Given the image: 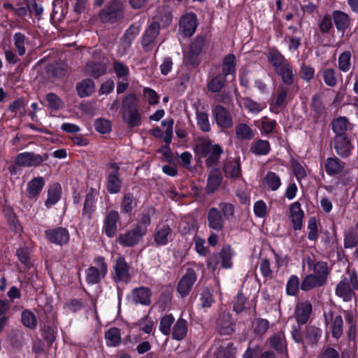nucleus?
<instances>
[{
  "label": "nucleus",
  "instance_id": "nucleus-1",
  "mask_svg": "<svg viewBox=\"0 0 358 358\" xmlns=\"http://www.w3.org/2000/svg\"><path fill=\"white\" fill-rule=\"evenodd\" d=\"M220 211L216 208H211L208 212L207 219L208 227L216 231H220L224 226V220L234 215V209L231 203H221Z\"/></svg>",
  "mask_w": 358,
  "mask_h": 358
},
{
  "label": "nucleus",
  "instance_id": "nucleus-2",
  "mask_svg": "<svg viewBox=\"0 0 358 358\" xmlns=\"http://www.w3.org/2000/svg\"><path fill=\"white\" fill-rule=\"evenodd\" d=\"M122 120L131 127L141 124V117L138 111L137 97L133 94L127 95L122 101Z\"/></svg>",
  "mask_w": 358,
  "mask_h": 358
},
{
  "label": "nucleus",
  "instance_id": "nucleus-3",
  "mask_svg": "<svg viewBox=\"0 0 358 358\" xmlns=\"http://www.w3.org/2000/svg\"><path fill=\"white\" fill-rule=\"evenodd\" d=\"M197 152L206 157V164L208 166L216 164L220 159L223 150L218 144H213L208 138L201 139L196 144Z\"/></svg>",
  "mask_w": 358,
  "mask_h": 358
},
{
  "label": "nucleus",
  "instance_id": "nucleus-4",
  "mask_svg": "<svg viewBox=\"0 0 358 358\" xmlns=\"http://www.w3.org/2000/svg\"><path fill=\"white\" fill-rule=\"evenodd\" d=\"M207 48L206 38L203 36H196L190 43L189 49L184 55V62L192 66H196L200 62L199 56Z\"/></svg>",
  "mask_w": 358,
  "mask_h": 358
},
{
  "label": "nucleus",
  "instance_id": "nucleus-5",
  "mask_svg": "<svg viewBox=\"0 0 358 358\" xmlns=\"http://www.w3.org/2000/svg\"><path fill=\"white\" fill-rule=\"evenodd\" d=\"M94 263V266L90 267L86 271V281L87 283L93 285L99 283L108 272V266L103 257H96Z\"/></svg>",
  "mask_w": 358,
  "mask_h": 358
},
{
  "label": "nucleus",
  "instance_id": "nucleus-6",
  "mask_svg": "<svg viewBox=\"0 0 358 358\" xmlns=\"http://www.w3.org/2000/svg\"><path fill=\"white\" fill-rule=\"evenodd\" d=\"M124 17V5L117 0H113L108 3L100 13L103 22L113 23L122 20Z\"/></svg>",
  "mask_w": 358,
  "mask_h": 358
},
{
  "label": "nucleus",
  "instance_id": "nucleus-7",
  "mask_svg": "<svg viewBox=\"0 0 358 358\" xmlns=\"http://www.w3.org/2000/svg\"><path fill=\"white\" fill-rule=\"evenodd\" d=\"M354 289H358V279L354 275L350 279L345 278L339 282L336 288V294L345 301H350L355 295Z\"/></svg>",
  "mask_w": 358,
  "mask_h": 358
},
{
  "label": "nucleus",
  "instance_id": "nucleus-8",
  "mask_svg": "<svg viewBox=\"0 0 358 358\" xmlns=\"http://www.w3.org/2000/svg\"><path fill=\"white\" fill-rule=\"evenodd\" d=\"M141 26L138 24H131L124 32L118 46L117 52L122 56L127 53L131 43L138 35Z\"/></svg>",
  "mask_w": 358,
  "mask_h": 358
},
{
  "label": "nucleus",
  "instance_id": "nucleus-9",
  "mask_svg": "<svg viewBox=\"0 0 358 358\" xmlns=\"http://www.w3.org/2000/svg\"><path fill=\"white\" fill-rule=\"evenodd\" d=\"M327 329L331 332L332 336L339 338L343 334V322L341 315H336L331 311L324 314Z\"/></svg>",
  "mask_w": 358,
  "mask_h": 358
},
{
  "label": "nucleus",
  "instance_id": "nucleus-10",
  "mask_svg": "<svg viewBox=\"0 0 358 358\" xmlns=\"http://www.w3.org/2000/svg\"><path fill=\"white\" fill-rule=\"evenodd\" d=\"M46 238L51 243L63 245L69 243L70 235L68 230L64 227H55L45 230Z\"/></svg>",
  "mask_w": 358,
  "mask_h": 358
},
{
  "label": "nucleus",
  "instance_id": "nucleus-11",
  "mask_svg": "<svg viewBox=\"0 0 358 358\" xmlns=\"http://www.w3.org/2000/svg\"><path fill=\"white\" fill-rule=\"evenodd\" d=\"M308 266V270L312 271L319 278L326 283L329 274L327 264L323 262H316L310 256H306L303 260V266Z\"/></svg>",
  "mask_w": 358,
  "mask_h": 358
},
{
  "label": "nucleus",
  "instance_id": "nucleus-12",
  "mask_svg": "<svg viewBox=\"0 0 358 358\" xmlns=\"http://www.w3.org/2000/svg\"><path fill=\"white\" fill-rule=\"evenodd\" d=\"M113 279L116 282H127L131 279L129 266L122 257L116 259L113 266Z\"/></svg>",
  "mask_w": 358,
  "mask_h": 358
},
{
  "label": "nucleus",
  "instance_id": "nucleus-13",
  "mask_svg": "<svg viewBox=\"0 0 358 358\" xmlns=\"http://www.w3.org/2000/svg\"><path fill=\"white\" fill-rule=\"evenodd\" d=\"M213 115L219 127L230 129L233 127L232 116L223 106L220 105L215 106L213 109Z\"/></svg>",
  "mask_w": 358,
  "mask_h": 358
},
{
  "label": "nucleus",
  "instance_id": "nucleus-14",
  "mask_svg": "<svg viewBox=\"0 0 358 358\" xmlns=\"http://www.w3.org/2000/svg\"><path fill=\"white\" fill-rule=\"evenodd\" d=\"M196 280V274L193 268H187L185 274L178 284V292L182 297L189 294Z\"/></svg>",
  "mask_w": 358,
  "mask_h": 358
},
{
  "label": "nucleus",
  "instance_id": "nucleus-15",
  "mask_svg": "<svg viewBox=\"0 0 358 358\" xmlns=\"http://www.w3.org/2000/svg\"><path fill=\"white\" fill-rule=\"evenodd\" d=\"M197 25L196 15L193 13H190L181 17L179 29L184 36H191L195 32Z\"/></svg>",
  "mask_w": 358,
  "mask_h": 358
},
{
  "label": "nucleus",
  "instance_id": "nucleus-16",
  "mask_svg": "<svg viewBox=\"0 0 358 358\" xmlns=\"http://www.w3.org/2000/svg\"><path fill=\"white\" fill-rule=\"evenodd\" d=\"M312 304L308 301L299 302L295 308L294 317L297 324L303 325L308 320L312 312Z\"/></svg>",
  "mask_w": 358,
  "mask_h": 358
},
{
  "label": "nucleus",
  "instance_id": "nucleus-17",
  "mask_svg": "<svg viewBox=\"0 0 358 358\" xmlns=\"http://www.w3.org/2000/svg\"><path fill=\"white\" fill-rule=\"evenodd\" d=\"M143 236H145L143 233L134 227L124 234H120L118 241L124 247H131L137 244Z\"/></svg>",
  "mask_w": 358,
  "mask_h": 358
},
{
  "label": "nucleus",
  "instance_id": "nucleus-18",
  "mask_svg": "<svg viewBox=\"0 0 358 358\" xmlns=\"http://www.w3.org/2000/svg\"><path fill=\"white\" fill-rule=\"evenodd\" d=\"M159 24L153 22L145 31L142 38V45L146 50L152 48L153 43L159 33Z\"/></svg>",
  "mask_w": 358,
  "mask_h": 358
},
{
  "label": "nucleus",
  "instance_id": "nucleus-19",
  "mask_svg": "<svg viewBox=\"0 0 358 358\" xmlns=\"http://www.w3.org/2000/svg\"><path fill=\"white\" fill-rule=\"evenodd\" d=\"M120 219L117 211L110 210L105 217L103 226V232L110 238L114 236L117 231V222Z\"/></svg>",
  "mask_w": 358,
  "mask_h": 358
},
{
  "label": "nucleus",
  "instance_id": "nucleus-20",
  "mask_svg": "<svg viewBox=\"0 0 358 358\" xmlns=\"http://www.w3.org/2000/svg\"><path fill=\"white\" fill-rule=\"evenodd\" d=\"M111 172L108 177L107 189L110 194H116L121 189L122 182L118 177L119 166L115 163L110 164Z\"/></svg>",
  "mask_w": 358,
  "mask_h": 358
},
{
  "label": "nucleus",
  "instance_id": "nucleus-21",
  "mask_svg": "<svg viewBox=\"0 0 358 358\" xmlns=\"http://www.w3.org/2000/svg\"><path fill=\"white\" fill-rule=\"evenodd\" d=\"M173 239L171 229L165 224L159 225L155 229L154 242L157 245H166Z\"/></svg>",
  "mask_w": 358,
  "mask_h": 358
},
{
  "label": "nucleus",
  "instance_id": "nucleus-22",
  "mask_svg": "<svg viewBox=\"0 0 358 358\" xmlns=\"http://www.w3.org/2000/svg\"><path fill=\"white\" fill-rule=\"evenodd\" d=\"M43 162L40 155L31 152H23L19 154L16 159L15 163L20 166H36Z\"/></svg>",
  "mask_w": 358,
  "mask_h": 358
},
{
  "label": "nucleus",
  "instance_id": "nucleus-23",
  "mask_svg": "<svg viewBox=\"0 0 358 358\" xmlns=\"http://www.w3.org/2000/svg\"><path fill=\"white\" fill-rule=\"evenodd\" d=\"M303 215L304 213L301 208V204L298 201L290 205L289 218L293 224V228L294 230H299L301 229Z\"/></svg>",
  "mask_w": 358,
  "mask_h": 358
},
{
  "label": "nucleus",
  "instance_id": "nucleus-24",
  "mask_svg": "<svg viewBox=\"0 0 358 358\" xmlns=\"http://www.w3.org/2000/svg\"><path fill=\"white\" fill-rule=\"evenodd\" d=\"M222 177L217 169H213L209 173L206 191L208 194L213 193L218 189L222 182Z\"/></svg>",
  "mask_w": 358,
  "mask_h": 358
},
{
  "label": "nucleus",
  "instance_id": "nucleus-25",
  "mask_svg": "<svg viewBox=\"0 0 358 358\" xmlns=\"http://www.w3.org/2000/svg\"><path fill=\"white\" fill-rule=\"evenodd\" d=\"M332 17L336 29L343 34L350 24L349 16L344 12L335 10L332 13Z\"/></svg>",
  "mask_w": 358,
  "mask_h": 358
},
{
  "label": "nucleus",
  "instance_id": "nucleus-26",
  "mask_svg": "<svg viewBox=\"0 0 358 358\" xmlns=\"http://www.w3.org/2000/svg\"><path fill=\"white\" fill-rule=\"evenodd\" d=\"M151 291L148 287H141L132 291V297L136 303L148 306L150 303Z\"/></svg>",
  "mask_w": 358,
  "mask_h": 358
},
{
  "label": "nucleus",
  "instance_id": "nucleus-27",
  "mask_svg": "<svg viewBox=\"0 0 358 358\" xmlns=\"http://www.w3.org/2000/svg\"><path fill=\"white\" fill-rule=\"evenodd\" d=\"M287 96V90L280 86L278 88L277 94L273 98L270 109L275 113H278L282 108L285 106V99Z\"/></svg>",
  "mask_w": 358,
  "mask_h": 358
},
{
  "label": "nucleus",
  "instance_id": "nucleus-28",
  "mask_svg": "<svg viewBox=\"0 0 358 358\" xmlns=\"http://www.w3.org/2000/svg\"><path fill=\"white\" fill-rule=\"evenodd\" d=\"M263 185L268 190L276 191L281 185V180L277 173L269 171L264 178Z\"/></svg>",
  "mask_w": 358,
  "mask_h": 358
},
{
  "label": "nucleus",
  "instance_id": "nucleus-29",
  "mask_svg": "<svg viewBox=\"0 0 358 358\" xmlns=\"http://www.w3.org/2000/svg\"><path fill=\"white\" fill-rule=\"evenodd\" d=\"M45 185V180L43 177H36L27 183V193L29 197H36L41 192Z\"/></svg>",
  "mask_w": 358,
  "mask_h": 358
},
{
  "label": "nucleus",
  "instance_id": "nucleus-30",
  "mask_svg": "<svg viewBox=\"0 0 358 358\" xmlns=\"http://www.w3.org/2000/svg\"><path fill=\"white\" fill-rule=\"evenodd\" d=\"M187 322L182 318L178 319L173 327L172 338L177 341L182 340L187 335Z\"/></svg>",
  "mask_w": 358,
  "mask_h": 358
},
{
  "label": "nucleus",
  "instance_id": "nucleus-31",
  "mask_svg": "<svg viewBox=\"0 0 358 358\" xmlns=\"http://www.w3.org/2000/svg\"><path fill=\"white\" fill-rule=\"evenodd\" d=\"M62 194V187L59 183L52 184L48 189V198L45 201V206L50 208L60 199Z\"/></svg>",
  "mask_w": 358,
  "mask_h": 358
},
{
  "label": "nucleus",
  "instance_id": "nucleus-32",
  "mask_svg": "<svg viewBox=\"0 0 358 358\" xmlns=\"http://www.w3.org/2000/svg\"><path fill=\"white\" fill-rule=\"evenodd\" d=\"M324 284L325 282L322 281L321 278H319L314 274H309L302 280L301 289L303 291H308L313 288L322 286Z\"/></svg>",
  "mask_w": 358,
  "mask_h": 358
},
{
  "label": "nucleus",
  "instance_id": "nucleus-33",
  "mask_svg": "<svg viewBox=\"0 0 358 358\" xmlns=\"http://www.w3.org/2000/svg\"><path fill=\"white\" fill-rule=\"evenodd\" d=\"M345 164L336 157L328 158L325 164V170L329 175L340 173L344 169Z\"/></svg>",
  "mask_w": 358,
  "mask_h": 358
},
{
  "label": "nucleus",
  "instance_id": "nucleus-34",
  "mask_svg": "<svg viewBox=\"0 0 358 358\" xmlns=\"http://www.w3.org/2000/svg\"><path fill=\"white\" fill-rule=\"evenodd\" d=\"M95 85L92 80L86 78L77 85V92L80 97L88 96L94 91Z\"/></svg>",
  "mask_w": 358,
  "mask_h": 358
},
{
  "label": "nucleus",
  "instance_id": "nucleus-35",
  "mask_svg": "<svg viewBox=\"0 0 358 358\" xmlns=\"http://www.w3.org/2000/svg\"><path fill=\"white\" fill-rule=\"evenodd\" d=\"M236 71V57L234 55H229L223 59L222 64V75L224 77L228 75H234Z\"/></svg>",
  "mask_w": 358,
  "mask_h": 358
},
{
  "label": "nucleus",
  "instance_id": "nucleus-36",
  "mask_svg": "<svg viewBox=\"0 0 358 358\" xmlns=\"http://www.w3.org/2000/svg\"><path fill=\"white\" fill-rule=\"evenodd\" d=\"M335 148L340 156L347 157L350 152L351 144L348 140L342 136L336 137L335 140Z\"/></svg>",
  "mask_w": 358,
  "mask_h": 358
},
{
  "label": "nucleus",
  "instance_id": "nucleus-37",
  "mask_svg": "<svg viewBox=\"0 0 358 358\" xmlns=\"http://www.w3.org/2000/svg\"><path fill=\"white\" fill-rule=\"evenodd\" d=\"M87 74L92 76L94 78H99L104 74L106 71V66L101 63L90 62L87 64L85 68Z\"/></svg>",
  "mask_w": 358,
  "mask_h": 358
},
{
  "label": "nucleus",
  "instance_id": "nucleus-38",
  "mask_svg": "<svg viewBox=\"0 0 358 358\" xmlns=\"http://www.w3.org/2000/svg\"><path fill=\"white\" fill-rule=\"evenodd\" d=\"M268 61L273 66L275 71L280 70L284 64H287L288 63L280 52L274 49L271 50L269 52Z\"/></svg>",
  "mask_w": 358,
  "mask_h": 358
},
{
  "label": "nucleus",
  "instance_id": "nucleus-39",
  "mask_svg": "<svg viewBox=\"0 0 358 358\" xmlns=\"http://www.w3.org/2000/svg\"><path fill=\"white\" fill-rule=\"evenodd\" d=\"M136 204L135 199L131 193L124 194L120 203L121 213L131 214Z\"/></svg>",
  "mask_w": 358,
  "mask_h": 358
},
{
  "label": "nucleus",
  "instance_id": "nucleus-40",
  "mask_svg": "<svg viewBox=\"0 0 358 358\" xmlns=\"http://www.w3.org/2000/svg\"><path fill=\"white\" fill-rule=\"evenodd\" d=\"M105 338L108 345L112 347L117 346L121 342L120 330L116 327L110 328L106 332Z\"/></svg>",
  "mask_w": 358,
  "mask_h": 358
},
{
  "label": "nucleus",
  "instance_id": "nucleus-41",
  "mask_svg": "<svg viewBox=\"0 0 358 358\" xmlns=\"http://www.w3.org/2000/svg\"><path fill=\"white\" fill-rule=\"evenodd\" d=\"M236 135L241 140H250L254 136L252 129L245 123H241L236 127Z\"/></svg>",
  "mask_w": 358,
  "mask_h": 358
},
{
  "label": "nucleus",
  "instance_id": "nucleus-42",
  "mask_svg": "<svg viewBox=\"0 0 358 358\" xmlns=\"http://www.w3.org/2000/svg\"><path fill=\"white\" fill-rule=\"evenodd\" d=\"M332 127L336 137H341L348 129V121L344 117H338L332 122Z\"/></svg>",
  "mask_w": 358,
  "mask_h": 358
},
{
  "label": "nucleus",
  "instance_id": "nucleus-43",
  "mask_svg": "<svg viewBox=\"0 0 358 358\" xmlns=\"http://www.w3.org/2000/svg\"><path fill=\"white\" fill-rule=\"evenodd\" d=\"M196 123L199 128L205 132L210 130V124L208 120V115L204 110L196 109Z\"/></svg>",
  "mask_w": 358,
  "mask_h": 358
},
{
  "label": "nucleus",
  "instance_id": "nucleus-44",
  "mask_svg": "<svg viewBox=\"0 0 358 358\" xmlns=\"http://www.w3.org/2000/svg\"><path fill=\"white\" fill-rule=\"evenodd\" d=\"M236 349L231 344L221 345L215 352L216 358H235Z\"/></svg>",
  "mask_w": 358,
  "mask_h": 358
},
{
  "label": "nucleus",
  "instance_id": "nucleus-45",
  "mask_svg": "<svg viewBox=\"0 0 358 358\" xmlns=\"http://www.w3.org/2000/svg\"><path fill=\"white\" fill-rule=\"evenodd\" d=\"M358 245V234L353 229H348L344 236V246L345 248H352Z\"/></svg>",
  "mask_w": 358,
  "mask_h": 358
},
{
  "label": "nucleus",
  "instance_id": "nucleus-46",
  "mask_svg": "<svg viewBox=\"0 0 358 358\" xmlns=\"http://www.w3.org/2000/svg\"><path fill=\"white\" fill-rule=\"evenodd\" d=\"M224 172L228 177L238 178L241 176V165L238 161L229 162L225 167Z\"/></svg>",
  "mask_w": 358,
  "mask_h": 358
},
{
  "label": "nucleus",
  "instance_id": "nucleus-47",
  "mask_svg": "<svg viewBox=\"0 0 358 358\" xmlns=\"http://www.w3.org/2000/svg\"><path fill=\"white\" fill-rule=\"evenodd\" d=\"M250 150L255 155H265L270 150L269 143L267 141L259 140L252 144Z\"/></svg>",
  "mask_w": 358,
  "mask_h": 358
},
{
  "label": "nucleus",
  "instance_id": "nucleus-48",
  "mask_svg": "<svg viewBox=\"0 0 358 358\" xmlns=\"http://www.w3.org/2000/svg\"><path fill=\"white\" fill-rule=\"evenodd\" d=\"M233 251L230 246L224 247L220 253V257L222 259V266L224 268H229L232 266Z\"/></svg>",
  "mask_w": 358,
  "mask_h": 358
},
{
  "label": "nucleus",
  "instance_id": "nucleus-49",
  "mask_svg": "<svg viewBox=\"0 0 358 358\" xmlns=\"http://www.w3.org/2000/svg\"><path fill=\"white\" fill-rule=\"evenodd\" d=\"M22 324L27 328L34 329L37 326V320L35 315L29 310H24L21 314Z\"/></svg>",
  "mask_w": 358,
  "mask_h": 358
},
{
  "label": "nucleus",
  "instance_id": "nucleus-50",
  "mask_svg": "<svg viewBox=\"0 0 358 358\" xmlns=\"http://www.w3.org/2000/svg\"><path fill=\"white\" fill-rule=\"evenodd\" d=\"M45 100L48 103L46 106L52 110H58L64 106V102L55 94H48Z\"/></svg>",
  "mask_w": 358,
  "mask_h": 358
},
{
  "label": "nucleus",
  "instance_id": "nucleus-51",
  "mask_svg": "<svg viewBox=\"0 0 358 358\" xmlns=\"http://www.w3.org/2000/svg\"><path fill=\"white\" fill-rule=\"evenodd\" d=\"M153 212H145L141 215L140 219L135 227L145 235L148 232V228L150 224V215Z\"/></svg>",
  "mask_w": 358,
  "mask_h": 358
},
{
  "label": "nucleus",
  "instance_id": "nucleus-52",
  "mask_svg": "<svg viewBox=\"0 0 358 358\" xmlns=\"http://www.w3.org/2000/svg\"><path fill=\"white\" fill-rule=\"evenodd\" d=\"M275 72L279 74L282 81L287 84H291L293 82V72L292 68L289 63L284 64L280 70H276Z\"/></svg>",
  "mask_w": 358,
  "mask_h": 358
},
{
  "label": "nucleus",
  "instance_id": "nucleus-53",
  "mask_svg": "<svg viewBox=\"0 0 358 358\" xmlns=\"http://www.w3.org/2000/svg\"><path fill=\"white\" fill-rule=\"evenodd\" d=\"M225 83V77L222 74L217 75L213 78L208 85V90L212 92H218L224 87Z\"/></svg>",
  "mask_w": 358,
  "mask_h": 358
},
{
  "label": "nucleus",
  "instance_id": "nucleus-54",
  "mask_svg": "<svg viewBox=\"0 0 358 358\" xmlns=\"http://www.w3.org/2000/svg\"><path fill=\"white\" fill-rule=\"evenodd\" d=\"M14 45L17 50L19 55L22 56L26 52L25 43L26 36L22 33H16L13 37Z\"/></svg>",
  "mask_w": 358,
  "mask_h": 358
},
{
  "label": "nucleus",
  "instance_id": "nucleus-55",
  "mask_svg": "<svg viewBox=\"0 0 358 358\" xmlns=\"http://www.w3.org/2000/svg\"><path fill=\"white\" fill-rule=\"evenodd\" d=\"M299 278L292 275L289 278L286 285V292L288 295L294 296L299 291Z\"/></svg>",
  "mask_w": 358,
  "mask_h": 358
},
{
  "label": "nucleus",
  "instance_id": "nucleus-56",
  "mask_svg": "<svg viewBox=\"0 0 358 358\" xmlns=\"http://www.w3.org/2000/svg\"><path fill=\"white\" fill-rule=\"evenodd\" d=\"M240 104H243L250 113H257L260 112L264 106L250 98H243Z\"/></svg>",
  "mask_w": 358,
  "mask_h": 358
},
{
  "label": "nucleus",
  "instance_id": "nucleus-57",
  "mask_svg": "<svg viewBox=\"0 0 358 358\" xmlns=\"http://www.w3.org/2000/svg\"><path fill=\"white\" fill-rule=\"evenodd\" d=\"M175 319L172 315H166L164 316L159 324V330L164 335H169L170 334L171 327L174 322Z\"/></svg>",
  "mask_w": 358,
  "mask_h": 358
},
{
  "label": "nucleus",
  "instance_id": "nucleus-58",
  "mask_svg": "<svg viewBox=\"0 0 358 358\" xmlns=\"http://www.w3.org/2000/svg\"><path fill=\"white\" fill-rule=\"evenodd\" d=\"M321 336V331L318 328L310 327L307 328V334L305 338L306 344H315Z\"/></svg>",
  "mask_w": 358,
  "mask_h": 358
},
{
  "label": "nucleus",
  "instance_id": "nucleus-59",
  "mask_svg": "<svg viewBox=\"0 0 358 358\" xmlns=\"http://www.w3.org/2000/svg\"><path fill=\"white\" fill-rule=\"evenodd\" d=\"M271 343L273 348L279 352H283L284 350H286L285 336L282 333L274 335L271 340Z\"/></svg>",
  "mask_w": 358,
  "mask_h": 358
},
{
  "label": "nucleus",
  "instance_id": "nucleus-60",
  "mask_svg": "<svg viewBox=\"0 0 358 358\" xmlns=\"http://www.w3.org/2000/svg\"><path fill=\"white\" fill-rule=\"evenodd\" d=\"M94 127L96 130L101 134H107L111 130V123L109 120L100 118L95 121Z\"/></svg>",
  "mask_w": 358,
  "mask_h": 358
},
{
  "label": "nucleus",
  "instance_id": "nucleus-61",
  "mask_svg": "<svg viewBox=\"0 0 358 358\" xmlns=\"http://www.w3.org/2000/svg\"><path fill=\"white\" fill-rule=\"evenodd\" d=\"M140 329L145 334H150L153 329L154 322L148 316L143 317L136 324Z\"/></svg>",
  "mask_w": 358,
  "mask_h": 358
},
{
  "label": "nucleus",
  "instance_id": "nucleus-62",
  "mask_svg": "<svg viewBox=\"0 0 358 358\" xmlns=\"http://www.w3.org/2000/svg\"><path fill=\"white\" fill-rule=\"evenodd\" d=\"M350 65V53L349 52H343L338 58L339 69L343 71H348Z\"/></svg>",
  "mask_w": 358,
  "mask_h": 358
},
{
  "label": "nucleus",
  "instance_id": "nucleus-63",
  "mask_svg": "<svg viewBox=\"0 0 358 358\" xmlns=\"http://www.w3.org/2000/svg\"><path fill=\"white\" fill-rule=\"evenodd\" d=\"M292 166L294 176L296 178V180H298V182H300L302 179H303L306 177V176H307L306 170L303 166H301L297 162H293L292 163Z\"/></svg>",
  "mask_w": 358,
  "mask_h": 358
},
{
  "label": "nucleus",
  "instance_id": "nucleus-64",
  "mask_svg": "<svg viewBox=\"0 0 358 358\" xmlns=\"http://www.w3.org/2000/svg\"><path fill=\"white\" fill-rule=\"evenodd\" d=\"M253 210L255 215L259 217H265L268 211L267 206L262 200H259L255 203Z\"/></svg>",
  "mask_w": 358,
  "mask_h": 358
}]
</instances>
